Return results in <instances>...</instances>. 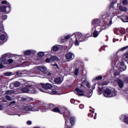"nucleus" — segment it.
Segmentation results:
<instances>
[{"mask_svg": "<svg viewBox=\"0 0 128 128\" xmlns=\"http://www.w3.org/2000/svg\"><path fill=\"white\" fill-rule=\"evenodd\" d=\"M62 116L65 120L64 128H70V124L71 126L74 124V122H76V118L74 116L70 117V112L66 109V108L64 109Z\"/></svg>", "mask_w": 128, "mask_h": 128, "instance_id": "1", "label": "nucleus"}, {"mask_svg": "<svg viewBox=\"0 0 128 128\" xmlns=\"http://www.w3.org/2000/svg\"><path fill=\"white\" fill-rule=\"evenodd\" d=\"M72 36H74L76 38V41L74 42L76 46H80V42H86L88 40V38H90V34H86L84 35L80 32L73 34Z\"/></svg>", "mask_w": 128, "mask_h": 128, "instance_id": "2", "label": "nucleus"}, {"mask_svg": "<svg viewBox=\"0 0 128 128\" xmlns=\"http://www.w3.org/2000/svg\"><path fill=\"white\" fill-rule=\"evenodd\" d=\"M42 86L43 88H44V90H50V91H49V94H58V93L56 90H52V88H53V86L52 85L48 83L42 84Z\"/></svg>", "mask_w": 128, "mask_h": 128, "instance_id": "3", "label": "nucleus"}, {"mask_svg": "<svg viewBox=\"0 0 128 128\" xmlns=\"http://www.w3.org/2000/svg\"><path fill=\"white\" fill-rule=\"evenodd\" d=\"M30 105L31 110H38L40 108V104H31Z\"/></svg>", "mask_w": 128, "mask_h": 128, "instance_id": "4", "label": "nucleus"}, {"mask_svg": "<svg viewBox=\"0 0 128 128\" xmlns=\"http://www.w3.org/2000/svg\"><path fill=\"white\" fill-rule=\"evenodd\" d=\"M112 94V90L106 88V90H104V95L106 98H110V95Z\"/></svg>", "mask_w": 128, "mask_h": 128, "instance_id": "5", "label": "nucleus"}, {"mask_svg": "<svg viewBox=\"0 0 128 128\" xmlns=\"http://www.w3.org/2000/svg\"><path fill=\"white\" fill-rule=\"evenodd\" d=\"M116 82L118 84L119 88H124V82L120 79V78H116Z\"/></svg>", "mask_w": 128, "mask_h": 128, "instance_id": "6", "label": "nucleus"}, {"mask_svg": "<svg viewBox=\"0 0 128 128\" xmlns=\"http://www.w3.org/2000/svg\"><path fill=\"white\" fill-rule=\"evenodd\" d=\"M92 26H98L100 24V19H94L92 21Z\"/></svg>", "mask_w": 128, "mask_h": 128, "instance_id": "7", "label": "nucleus"}, {"mask_svg": "<svg viewBox=\"0 0 128 128\" xmlns=\"http://www.w3.org/2000/svg\"><path fill=\"white\" fill-rule=\"evenodd\" d=\"M54 82L56 84H61L62 82V80L60 77L55 78H54Z\"/></svg>", "mask_w": 128, "mask_h": 128, "instance_id": "8", "label": "nucleus"}, {"mask_svg": "<svg viewBox=\"0 0 128 128\" xmlns=\"http://www.w3.org/2000/svg\"><path fill=\"white\" fill-rule=\"evenodd\" d=\"M74 90L75 92H78V96H82L84 95V93H80V92H84V90L80 89V88H76Z\"/></svg>", "mask_w": 128, "mask_h": 128, "instance_id": "9", "label": "nucleus"}, {"mask_svg": "<svg viewBox=\"0 0 128 128\" xmlns=\"http://www.w3.org/2000/svg\"><path fill=\"white\" fill-rule=\"evenodd\" d=\"M72 56H74V54L70 52L66 54L65 55L66 60H72Z\"/></svg>", "mask_w": 128, "mask_h": 128, "instance_id": "10", "label": "nucleus"}, {"mask_svg": "<svg viewBox=\"0 0 128 128\" xmlns=\"http://www.w3.org/2000/svg\"><path fill=\"white\" fill-rule=\"evenodd\" d=\"M120 20L123 22H128V16L122 15L120 16Z\"/></svg>", "mask_w": 128, "mask_h": 128, "instance_id": "11", "label": "nucleus"}, {"mask_svg": "<svg viewBox=\"0 0 128 128\" xmlns=\"http://www.w3.org/2000/svg\"><path fill=\"white\" fill-rule=\"evenodd\" d=\"M52 112H57V114H62L64 113H62L60 108L58 107H55L54 109H52Z\"/></svg>", "mask_w": 128, "mask_h": 128, "instance_id": "12", "label": "nucleus"}, {"mask_svg": "<svg viewBox=\"0 0 128 128\" xmlns=\"http://www.w3.org/2000/svg\"><path fill=\"white\" fill-rule=\"evenodd\" d=\"M28 88H29V92H30L34 94V92H36V89L34 88H32V85H28Z\"/></svg>", "mask_w": 128, "mask_h": 128, "instance_id": "13", "label": "nucleus"}, {"mask_svg": "<svg viewBox=\"0 0 128 128\" xmlns=\"http://www.w3.org/2000/svg\"><path fill=\"white\" fill-rule=\"evenodd\" d=\"M38 70H40V72H44H44H46L47 70L46 68L44 66H39L38 68Z\"/></svg>", "mask_w": 128, "mask_h": 128, "instance_id": "14", "label": "nucleus"}, {"mask_svg": "<svg viewBox=\"0 0 128 128\" xmlns=\"http://www.w3.org/2000/svg\"><path fill=\"white\" fill-rule=\"evenodd\" d=\"M60 50V47L58 46V44H56L52 47L51 50H53V52H58Z\"/></svg>", "mask_w": 128, "mask_h": 128, "instance_id": "15", "label": "nucleus"}, {"mask_svg": "<svg viewBox=\"0 0 128 128\" xmlns=\"http://www.w3.org/2000/svg\"><path fill=\"white\" fill-rule=\"evenodd\" d=\"M11 8L10 4V3L8 4V6L6 7V14H9L10 12Z\"/></svg>", "mask_w": 128, "mask_h": 128, "instance_id": "16", "label": "nucleus"}, {"mask_svg": "<svg viewBox=\"0 0 128 128\" xmlns=\"http://www.w3.org/2000/svg\"><path fill=\"white\" fill-rule=\"evenodd\" d=\"M51 62H54V60H58V58L56 56H52L50 57Z\"/></svg>", "mask_w": 128, "mask_h": 128, "instance_id": "17", "label": "nucleus"}, {"mask_svg": "<svg viewBox=\"0 0 128 128\" xmlns=\"http://www.w3.org/2000/svg\"><path fill=\"white\" fill-rule=\"evenodd\" d=\"M12 84L14 86V88H18L19 86H20V82L18 81H16L12 83Z\"/></svg>", "mask_w": 128, "mask_h": 128, "instance_id": "18", "label": "nucleus"}, {"mask_svg": "<svg viewBox=\"0 0 128 128\" xmlns=\"http://www.w3.org/2000/svg\"><path fill=\"white\" fill-rule=\"evenodd\" d=\"M21 92H29V88H28V87H25V88H21Z\"/></svg>", "mask_w": 128, "mask_h": 128, "instance_id": "19", "label": "nucleus"}, {"mask_svg": "<svg viewBox=\"0 0 128 128\" xmlns=\"http://www.w3.org/2000/svg\"><path fill=\"white\" fill-rule=\"evenodd\" d=\"M119 10H121V12H126V10H128V8H126V7H124L122 6H119Z\"/></svg>", "mask_w": 128, "mask_h": 128, "instance_id": "20", "label": "nucleus"}, {"mask_svg": "<svg viewBox=\"0 0 128 128\" xmlns=\"http://www.w3.org/2000/svg\"><path fill=\"white\" fill-rule=\"evenodd\" d=\"M0 10L2 12H6V6H0Z\"/></svg>", "mask_w": 128, "mask_h": 128, "instance_id": "21", "label": "nucleus"}, {"mask_svg": "<svg viewBox=\"0 0 128 128\" xmlns=\"http://www.w3.org/2000/svg\"><path fill=\"white\" fill-rule=\"evenodd\" d=\"M24 54L25 56H30V54H32V50H26L24 51Z\"/></svg>", "mask_w": 128, "mask_h": 128, "instance_id": "22", "label": "nucleus"}, {"mask_svg": "<svg viewBox=\"0 0 128 128\" xmlns=\"http://www.w3.org/2000/svg\"><path fill=\"white\" fill-rule=\"evenodd\" d=\"M123 120L126 124H128V115H126L124 116Z\"/></svg>", "mask_w": 128, "mask_h": 128, "instance_id": "23", "label": "nucleus"}, {"mask_svg": "<svg viewBox=\"0 0 128 128\" xmlns=\"http://www.w3.org/2000/svg\"><path fill=\"white\" fill-rule=\"evenodd\" d=\"M117 92L116 91V90L114 89V90H112V92H111V96H110V98L111 96H116Z\"/></svg>", "mask_w": 128, "mask_h": 128, "instance_id": "24", "label": "nucleus"}, {"mask_svg": "<svg viewBox=\"0 0 128 128\" xmlns=\"http://www.w3.org/2000/svg\"><path fill=\"white\" fill-rule=\"evenodd\" d=\"M120 36H122L123 34H126V29L124 28H120Z\"/></svg>", "mask_w": 128, "mask_h": 128, "instance_id": "25", "label": "nucleus"}, {"mask_svg": "<svg viewBox=\"0 0 128 128\" xmlns=\"http://www.w3.org/2000/svg\"><path fill=\"white\" fill-rule=\"evenodd\" d=\"M123 58H124V60H126H126H128V52H126L124 54Z\"/></svg>", "mask_w": 128, "mask_h": 128, "instance_id": "26", "label": "nucleus"}, {"mask_svg": "<svg viewBox=\"0 0 128 128\" xmlns=\"http://www.w3.org/2000/svg\"><path fill=\"white\" fill-rule=\"evenodd\" d=\"M99 34H100V33H98V32L96 30H95L94 32L93 36L94 38H98Z\"/></svg>", "mask_w": 128, "mask_h": 128, "instance_id": "27", "label": "nucleus"}, {"mask_svg": "<svg viewBox=\"0 0 128 128\" xmlns=\"http://www.w3.org/2000/svg\"><path fill=\"white\" fill-rule=\"evenodd\" d=\"M38 55L39 58H42L44 56V53L43 52H40L38 53Z\"/></svg>", "mask_w": 128, "mask_h": 128, "instance_id": "28", "label": "nucleus"}, {"mask_svg": "<svg viewBox=\"0 0 128 128\" xmlns=\"http://www.w3.org/2000/svg\"><path fill=\"white\" fill-rule=\"evenodd\" d=\"M98 92L99 94H102L103 92L102 90H104V87H98Z\"/></svg>", "mask_w": 128, "mask_h": 128, "instance_id": "29", "label": "nucleus"}, {"mask_svg": "<svg viewBox=\"0 0 128 128\" xmlns=\"http://www.w3.org/2000/svg\"><path fill=\"white\" fill-rule=\"evenodd\" d=\"M54 108H56V106H54V104H49L48 108H50L52 110H52H54Z\"/></svg>", "mask_w": 128, "mask_h": 128, "instance_id": "30", "label": "nucleus"}, {"mask_svg": "<svg viewBox=\"0 0 128 128\" xmlns=\"http://www.w3.org/2000/svg\"><path fill=\"white\" fill-rule=\"evenodd\" d=\"M1 60L2 62H6V54H3Z\"/></svg>", "mask_w": 128, "mask_h": 128, "instance_id": "31", "label": "nucleus"}, {"mask_svg": "<svg viewBox=\"0 0 128 128\" xmlns=\"http://www.w3.org/2000/svg\"><path fill=\"white\" fill-rule=\"evenodd\" d=\"M24 110H32V109H30V104L29 106V107L28 106H25L24 108Z\"/></svg>", "mask_w": 128, "mask_h": 128, "instance_id": "32", "label": "nucleus"}, {"mask_svg": "<svg viewBox=\"0 0 128 128\" xmlns=\"http://www.w3.org/2000/svg\"><path fill=\"white\" fill-rule=\"evenodd\" d=\"M16 106V101H12L8 105V106Z\"/></svg>", "mask_w": 128, "mask_h": 128, "instance_id": "33", "label": "nucleus"}, {"mask_svg": "<svg viewBox=\"0 0 128 128\" xmlns=\"http://www.w3.org/2000/svg\"><path fill=\"white\" fill-rule=\"evenodd\" d=\"M102 80V76H98L94 78V80Z\"/></svg>", "mask_w": 128, "mask_h": 128, "instance_id": "34", "label": "nucleus"}, {"mask_svg": "<svg viewBox=\"0 0 128 128\" xmlns=\"http://www.w3.org/2000/svg\"><path fill=\"white\" fill-rule=\"evenodd\" d=\"M0 40H6V35L2 34L0 36Z\"/></svg>", "mask_w": 128, "mask_h": 128, "instance_id": "35", "label": "nucleus"}, {"mask_svg": "<svg viewBox=\"0 0 128 128\" xmlns=\"http://www.w3.org/2000/svg\"><path fill=\"white\" fill-rule=\"evenodd\" d=\"M14 90H8L6 94H14Z\"/></svg>", "mask_w": 128, "mask_h": 128, "instance_id": "36", "label": "nucleus"}, {"mask_svg": "<svg viewBox=\"0 0 128 128\" xmlns=\"http://www.w3.org/2000/svg\"><path fill=\"white\" fill-rule=\"evenodd\" d=\"M126 65H123L122 66H120V70H126Z\"/></svg>", "mask_w": 128, "mask_h": 128, "instance_id": "37", "label": "nucleus"}, {"mask_svg": "<svg viewBox=\"0 0 128 128\" xmlns=\"http://www.w3.org/2000/svg\"><path fill=\"white\" fill-rule=\"evenodd\" d=\"M12 74V72H6L4 74L5 76H10Z\"/></svg>", "mask_w": 128, "mask_h": 128, "instance_id": "38", "label": "nucleus"}, {"mask_svg": "<svg viewBox=\"0 0 128 128\" xmlns=\"http://www.w3.org/2000/svg\"><path fill=\"white\" fill-rule=\"evenodd\" d=\"M108 84V82L107 81H104L102 82V86H106Z\"/></svg>", "mask_w": 128, "mask_h": 128, "instance_id": "39", "label": "nucleus"}, {"mask_svg": "<svg viewBox=\"0 0 128 128\" xmlns=\"http://www.w3.org/2000/svg\"><path fill=\"white\" fill-rule=\"evenodd\" d=\"M74 74L75 76H78V68H76L75 69Z\"/></svg>", "mask_w": 128, "mask_h": 128, "instance_id": "40", "label": "nucleus"}, {"mask_svg": "<svg viewBox=\"0 0 128 128\" xmlns=\"http://www.w3.org/2000/svg\"><path fill=\"white\" fill-rule=\"evenodd\" d=\"M6 98L7 100H8L9 102L12 100V98H10V96H6Z\"/></svg>", "mask_w": 128, "mask_h": 128, "instance_id": "41", "label": "nucleus"}, {"mask_svg": "<svg viewBox=\"0 0 128 128\" xmlns=\"http://www.w3.org/2000/svg\"><path fill=\"white\" fill-rule=\"evenodd\" d=\"M34 98L30 97H27V102H33Z\"/></svg>", "mask_w": 128, "mask_h": 128, "instance_id": "42", "label": "nucleus"}, {"mask_svg": "<svg viewBox=\"0 0 128 128\" xmlns=\"http://www.w3.org/2000/svg\"><path fill=\"white\" fill-rule=\"evenodd\" d=\"M46 62L48 63L52 62V60H50V58H46Z\"/></svg>", "mask_w": 128, "mask_h": 128, "instance_id": "43", "label": "nucleus"}, {"mask_svg": "<svg viewBox=\"0 0 128 128\" xmlns=\"http://www.w3.org/2000/svg\"><path fill=\"white\" fill-rule=\"evenodd\" d=\"M126 48H128V46L125 47H123L122 48L120 49V50H121L122 52H124V50H126Z\"/></svg>", "mask_w": 128, "mask_h": 128, "instance_id": "44", "label": "nucleus"}, {"mask_svg": "<svg viewBox=\"0 0 128 128\" xmlns=\"http://www.w3.org/2000/svg\"><path fill=\"white\" fill-rule=\"evenodd\" d=\"M2 18L4 20H6L8 18V16H6V15H2Z\"/></svg>", "mask_w": 128, "mask_h": 128, "instance_id": "45", "label": "nucleus"}, {"mask_svg": "<svg viewBox=\"0 0 128 128\" xmlns=\"http://www.w3.org/2000/svg\"><path fill=\"white\" fill-rule=\"evenodd\" d=\"M104 46H102L101 48L99 49V52H102V50H104Z\"/></svg>", "mask_w": 128, "mask_h": 128, "instance_id": "46", "label": "nucleus"}, {"mask_svg": "<svg viewBox=\"0 0 128 128\" xmlns=\"http://www.w3.org/2000/svg\"><path fill=\"white\" fill-rule=\"evenodd\" d=\"M71 36H70V35H67L64 38H65L66 40H69V38H71Z\"/></svg>", "mask_w": 128, "mask_h": 128, "instance_id": "47", "label": "nucleus"}, {"mask_svg": "<svg viewBox=\"0 0 128 128\" xmlns=\"http://www.w3.org/2000/svg\"><path fill=\"white\" fill-rule=\"evenodd\" d=\"M0 32H4V26H0Z\"/></svg>", "mask_w": 128, "mask_h": 128, "instance_id": "48", "label": "nucleus"}, {"mask_svg": "<svg viewBox=\"0 0 128 128\" xmlns=\"http://www.w3.org/2000/svg\"><path fill=\"white\" fill-rule=\"evenodd\" d=\"M124 82H126V84H128V78H124Z\"/></svg>", "mask_w": 128, "mask_h": 128, "instance_id": "49", "label": "nucleus"}, {"mask_svg": "<svg viewBox=\"0 0 128 128\" xmlns=\"http://www.w3.org/2000/svg\"><path fill=\"white\" fill-rule=\"evenodd\" d=\"M88 116L89 118H94V114H91V113L88 114Z\"/></svg>", "mask_w": 128, "mask_h": 128, "instance_id": "50", "label": "nucleus"}, {"mask_svg": "<svg viewBox=\"0 0 128 128\" xmlns=\"http://www.w3.org/2000/svg\"><path fill=\"white\" fill-rule=\"evenodd\" d=\"M70 102L71 104H74L76 102V100H74V98H72L70 100Z\"/></svg>", "mask_w": 128, "mask_h": 128, "instance_id": "51", "label": "nucleus"}, {"mask_svg": "<svg viewBox=\"0 0 128 128\" xmlns=\"http://www.w3.org/2000/svg\"><path fill=\"white\" fill-rule=\"evenodd\" d=\"M8 64H12L14 62V60L12 59L8 60Z\"/></svg>", "mask_w": 128, "mask_h": 128, "instance_id": "52", "label": "nucleus"}, {"mask_svg": "<svg viewBox=\"0 0 128 128\" xmlns=\"http://www.w3.org/2000/svg\"><path fill=\"white\" fill-rule=\"evenodd\" d=\"M1 4H8V2L3 0L1 2Z\"/></svg>", "mask_w": 128, "mask_h": 128, "instance_id": "53", "label": "nucleus"}, {"mask_svg": "<svg viewBox=\"0 0 128 128\" xmlns=\"http://www.w3.org/2000/svg\"><path fill=\"white\" fill-rule=\"evenodd\" d=\"M123 4H128V0H124L122 2Z\"/></svg>", "mask_w": 128, "mask_h": 128, "instance_id": "54", "label": "nucleus"}, {"mask_svg": "<svg viewBox=\"0 0 128 128\" xmlns=\"http://www.w3.org/2000/svg\"><path fill=\"white\" fill-rule=\"evenodd\" d=\"M79 108H80L82 109V108H84V106L83 104H80L79 106Z\"/></svg>", "mask_w": 128, "mask_h": 128, "instance_id": "55", "label": "nucleus"}, {"mask_svg": "<svg viewBox=\"0 0 128 128\" xmlns=\"http://www.w3.org/2000/svg\"><path fill=\"white\" fill-rule=\"evenodd\" d=\"M87 80L86 78L82 82V83L83 84H86Z\"/></svg>", "mask_w": 128, "mask_h": 128, "instance_id": "56", "label": "nucleus"}, {"mask_svg": "<svg viewBox=\"0 0 128 128\" xmlns=\"http://www.w3.org/2000/svg\"><path fill=\"white\" fill-rule=\"evenodd\" d=\"M86 86L88 88H90V84L88 82L86 83Z\"/></svg>", "mask_w": 128, "mask_h": 128, "instance_id": "57", "label": "nucleus"}, {"mask_svg": "<svg viewBox=\"0 0 128 128\" xmlns=\"http://www.w3.org/2000/svg\"><path fill=\"white\" fill-rule=\"evenodd\" d=\"M118 30V28H115L114 30V34H116Z\"/></svg>", "mask_w": 128, "mask_h": 128, "instance_id": "58", "label": "nucleus"}, {"mask_svg": "<svg viewBox=\"0 0 128 128\" xmlns=\"http://www.w3.org/2000/svg\"><path fill=\"white\" fill-rule=\"evenodd\" d=\"M26 124H27L30 126V124H32V121L28 120V121H27Z\"/></svg>", "mask_w": 128, "mask_h": 128, "instance_id": "59", "label": "nucleus"}, {"mask_svg": "<svg viewBox=\"0 0 128 128\" xmlns=\"http://www.w3.org/2000/svg\"><path fill=\"white\" fill-rule=\"evenodd\" d=\"M116 34H121L120 28L118 29V30L117 31V33Z\"/></svg>", "mask_w": 128, "mask_h": 128, "instance_id": "60", "label": "nucleus"}, {"mask_svg": "<svg viewBox=\"0 0 128 128\" xmlns=\"http://www.w3.org/2000/svg\"><path fill=\"white\" fill-rule=\"evenodd\" d=\"M124 66V62H120V66Z\"/></svg>", "mask_w": 128, "mask_h": 128, "instance_id": "61", "label": "nucleus"}, {"mask_svg": "<svg viewBox=\"0 0 128 128\" xmlns=\"http://www.w3.org/2000/svg\"><path fill=\"white\" fill-rule=\"evenodd\" d=\"M22 100L23 102H27V97L25 98H22Z\"/></svg>", "mask_w": 128, "mask_h": 128, "instance_id": "62", "label": "nucleus"}, {"mask_svg": "<svg viewBox=\"0 0 128 128\" xmlns=\"http://www.w3.org/2000/svg\"><path fill=\"white\" fill-rule=\"evenodd\" d=\"M4 64H0V68H4Z\"/></svg>", "mask_w": 128, "mask_h": 128, "instance_id": "63", "label": "nucleus"}, {"mask_svg": "<svg viewBox=\"0 0 128 128\" xmlns=\"http://www.w3.org/2000/svg\"><path fill=\"white\" fill-rule=\"evenodd\" d=\"M54 66H56L57 68H58V65L57 64L55 63V64H54Z\"/></svg>", "mask_w": 128, "mask_h": 128, "instance_id": "64", "label": "nucleus"}]
</instances>
